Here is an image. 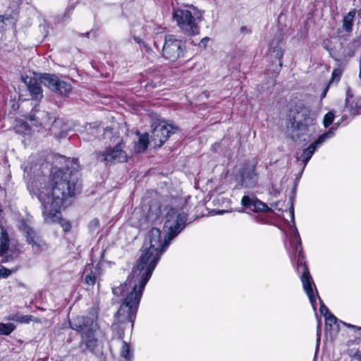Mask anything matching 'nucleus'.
Here are the masks:
<instances>
[{"instance_id": "6e6552de", "label": "nucleus", "mask_w": 361, "mask_h": 361, "mask_svg": "<svg viewBox=\"0 0 361 361\" xmlns=\"http://www.w3.org/2000/svg\"><path fill=\"white\" fill-rule=\"evenodd\" d=\"M184 51V43L173 35H168L165 37V42L162 49L163 56L170 61H176L183 56Z\"/></svg>"}, {"instance_id": "dca6fc26", "label": "nucleus", "mask_w": 361, "mask_h": 361, "mask_svg": "<svg viewBox=\"0 0 361 361\" xmlns=\"http://www.w3.org/2000/svg\"><path fill=\"white\" fill-rule=\"evenodd\" d=\"M99 274V269L97 266H94L92 264H88L85 266L83 271L85 283L87 285L93 286L97 276Z\"/></svg>"}, {"instance_id": "6ab92c4d", "label": "nucleus", "mask_w": 361, "mask_h": 361, "mask_svg": "<svg viewBox=\"0 0 361 361\" xmlns=\"http://www.w3.org/2000/svg\"><path fill=\"white\" fill-rule=\"evenodd\" d=\"M345 111L351 115L361 114V98H347L345 100Z\"/></svg>"}, {"instance_id": "72a5a7b5", "label": "nucleus", "mask_w": 361, "mask_h": 361, "mask_svg": "<svg viewBox=\"0 0 361 361\" xmlns=\"http://www.w3.org/2000/svg\"><path fill=\"white\" fill-rule=\"evenodd\" d=\"M334 119V114L329 111L327 114H325L324 119H323V124L325 128H327L331 124H332Z\"/></svg>"}, {"instance_id": "7ed1b4c3", "label": "nucleus", "mask_w": 361, "mask_h": 361, "mask_svg": "<svg viewBox=\"0 0 361 361\" xmlns=\"http://www.w3.org/2000/svg\"><path fill=\"white\" fill-rule=\"evenodd\" d=\"M70 327L82 334L80 348L94 351L98 344L95 336L97 324L93 315L78 316L69 322Z\"/></svg>"}, {"instance_id": "aec40b11", "label": "nucleus", "mask_w": 361, "mask_h": 361, "mask_svg": "<svg viewBox=\"0 0 361 361\" xmlns=\"http://www.w3.org/2000/svg\"><path fill=\"white\" fill-rule=\"evenodd\" d=\"M85 136L83 137L84 140L87 141L91 140L93 137H96L99 136L102 132L104 133H107L108 130H105L104 128H100L96 123L88 124L85 126Z\"/></svg>"}, {"instance_id": "412c9836", "label": "nucleus", "mask_w": 361, "mask_h": 361, "mask_svg": "<svg viewBox=\"0 0 361 361\" xmlns=\"http://www.w3.org/2000/svg\"><path fill=\"white\" fill-rule=\"evenodd\" d=\"M7 319L9 321H14L20 324H29L30 322H39V320L32 315H23L20 312H16L10 314Z\"/></svg>"}, {"instance_id": "f257e3e1", "label": "nucleus", "mask_w": 361, "mask_h": 361, "mask_svg": "<svg viewBox=\"0 0 361 361\" xmlns=\"http://www.w3.org/2000/svg\"><path fill=\"white\" fill-rule=\"evenodd\" d=\"M186 221L187 216L184 212L171 208L166 215L164 238L159 228H153L149 231L137 265L124 283L112 288L114 295L125 297L116 312V317L121 322L128 321L133 324L143 290L161 255L171 240L184 229Z\"/></svg>"}, {"instance_id": "a19ab883", "label": "nucleus", "mask_w": 361, "mask_h": 361, "mask_svg": "<svg viewBox=\"0 0 361 361\" xmlns=\"http://www.w3.org/2000/svg\"><path fill=\"white\" fill-rule=\"evenodd\" d=\"M359 357H360V360L361 361V351H360V354L359 355Z\"/></svg>"}, {"instance_id": "20e7f679", "label": "nucleus", "mask_w": 361, "mask_h": 361, "mask_svg": "<svg viewBox=\"0 0 361 361\" xmlns=\"http://www.w3.org/2000/svg\"><path fill=\"white\" fill-rule=\"evenodd\" d=\"M173 16L177 25L184 33L189 35H195L199 33L197 20L200 16H198L195 7L177 8L174 11Z\"/></svg>"}, {"instance_id": "7c9ffc66", "label": "nucleus", "mask_w": 361, "mask_h": 361, "mask_svg": "<svg viewBox=\"0 0 361 361\" xmlns=\"http://www.w3.org/2000/svg\"><path fill=\"white\" fill-rule=\"evenodd\" d=\"M15 329V325L11 323H0V335H9Z\"/></svg>"}, {"instance_id": "f03ea898", "label": "nucleus", "mask_w": 361, "mask_h": 361, "mask_svg": "<svg viewBox=\"0 0 361 361\" xmlns=\"http://www.w3.org/2000/svg\"><path fill=\"white\" fill-rule=\"evenodd\" d=\"M78 178L68 169L51 171L48 184L44 179L33 180L29 185L30 194L41 203L45 223H59L65 232L71 228L70 222L61 218V209L67 200L75 195Z\"/></svg>"}, {"instance_id": "393cba45", "label": "nucleus", "mask_w": 361, "mask_h": 361, "mask_svg": "<svg viewBox=\"0 0 361 361\" xmlns=\"http://www.w3.org/2000/svg\"><path fill=\"white\" fill-rule=\"evenodd\" d=\"M9 246V238L6 229L1 228L0 236V255L3 256L8 250Z\"/></svg>"}, {"instance_id": "473e14b6", "label": "nucleus", "mask_w": 361, "mask_h": 361, "mask_svg": "<svg viewBox=\"0 0 361 361\" xmlns=\"http://www.w3.org/2000/svg\"><path fill=\"white\" fill-rule=\"evenodd\" d=\"M342 74V70L339 68H335L331 75V79L330 83L338 82L340 80Z\"/></svg>"}, {"instance_id": "2eb2a0df", "label": "nucleus", "mask_w": 361, "mask_h": 361, "mask_svg": "<svg viewBox=\"0 0 361 361\" xmlns=\"http://www.w3.org/2000/svg\"><path fill=\"white\" fill-rule=\"evenodd\" d=\"M290 245L293 248V255L298 258V264H302V259H303L302 240L297 229L295 230L294 236L290 240Z\"/></svg>"}, {"instance_id": "79ce46f5", "label": "nucleus", "mask_w": 361, "mask_h": 361, "mask_svg": "<svg viewBox=\"0 0 361 361\" xmlns=\"http://www.w3.org/2000/svg\"><path fill=\"white\" fill-rule=\"evenodd\" d=\"M224 212V211H221V212H219V214H223Z\"/></svg>"}, {"instance_id": "bb28decb", "label": "nucleus", "mask_w": 361, "mask_h": 361, "mask_svg": "<svg viewBox=\"0 0 361 361\" xmlns=\"http://www.w3.org/2000/svg\"><path fill=\"white\" fill-rule=\"evenodd\" d=\"M355 16V11H350L343 18V27L347 31L350 32L352 30L353 23Z\"/></svg>"}, {"instance_id": "f704fd0d", "label": "nucleus", "mask_w": 361, "mask_h": 361, "mask_svg": "<svg viewBox=\"0 0 361 361\" xmlns=\"http://www.w3.org/2000/svg\"><path fill=\"white\" fill-rule=\"evenodd\" d=\"M90 229L92 232L97 231L99 227V221L97 219H92L89 224Z\"/></svg>"}, {"instance_id": "1a4fd4ad", "label": "nucleus", "mask_w": 361, "mask_h": 361, "mask_svg": "<svg viewBox=\"0 0 361 361\" xmlns=\"http://www.w3.org/2000/svg\"><path fill=\"white\" fill-rule=\"evenodd\" d=\"M316 117L307 107H302L297 111L291 120V127L302 133L315 124Z\"/></svg>"}, {"instance_id": "cd10ccee", "label": "nucleus", "mask_w": 361, "mask_h": 361, "mask_svg": "<svg viewBox=\"0 0 361 361\" xmlns=\"http://www.w3.org/2000/svg\"><path fill=\"white\" fill-rule=\"evenodd\" d=\"M120 355L121 357L125 360L124 361H130L133 357V353L130 348L126 341H123L122 343Z\"/></svg>"}, {"instance_id": "ddd939ff", "label": "nucleus", "mask_w": 361, "mask_h": 361, "mask_svg": "<svg viewBox=\"0 0 361 361\" xmlns=\"http://www.w3.org/2000/svg\"><path fill=\"white\" fill-rule=\"evenodd\" d=\"M258 180V176L254 166L245 168L241 173V183L245 188L254 187Z\"/></svg>"}, {"instance_id": "ea45409f", "label": "nucleus", "mask_w": 361, "mask_h": 361, "mask_svg": "<svg viewBox=\"0 0 361 361\" xmlns=\"http://www.w3.org/2000/svg\"><path fill=\"white\" fill-rule=\"evenodd\" d=\"M290 214L291 218L293 219H294V208H293V203H291V206L290 207Z\"/></svg>"}, {"instance_id": "a878e982", "label": "nucleus", "mask_w": 361, "mask_h": 361, "mask_svg": "<svg viewBox=\"0 0 361 361\" xmlns=\"http://www.w3.org/2000/svg\"><path fill=\"white\" fill-rule=\"evenodd\" d=\"M316 149H317L314 146L311 144L307 148L302 151V154L299 157H297L298 160L303 162L305 166L312 157Z\"/></svg>"}, {"instance_id": "37998d69", "label": "nucleus", "mask_w": 361, "mask_h": 361, "mask_svg": "<svg viewBox=\"0 0 361 361\" xmlns=\"http://www.w3.org/2000/svg\"><path fill=\"white\" fill-rule=\"evenodd\" d=\"M67 161L68 162H71L72 161H71L70 159H68Z\"/></svg>"}, {"instance_id": "58836bf2", "label": "nucleus", "mask_w": 361, "mask_h": 361, "mask_svg": "<svg viewBox=\"0 0 361 361\" xmlns=\"http://www.w3.org/2000/svg\"><path fill=\"white\" fill-rule=\"evenodd\" d=\"M71 10H72V8H66L65 13H64V18H66L67 19L70 18Z\"/></svg>"}, {"instance_id": "4468645a", "label": "nucleus", "mask_w": 361, "mask_h": 361, "mask_svg": "<svg viewBox=\"0 0 361 361\" xmlns=\"http://www.w3.org/2000/svg\"><path fill=\"white\" fill-rule=\"evenodd\" d=\"M25 82L27 84V89L32 95V99L37 102L39 101L42 95V90L39 82L35 78H27L25 80Z\"/></svg>"}, {"instance_id": "c85d7f7f", "label": "nucleus", "mask_w": 361, "mask_h": 361, "mask_svg": "<svg viewBox=\"0 0 361 361\" xmlns=\"http://www.w3.org/2000/svg\"><path fill=\"white\" fill-rule=\"evenodd\" d=\"M18 227L20 230L25 235L27 239H28L29 236H32L35 233L33 229L24 219H22L19 221Z\"/></svg>"}, {"instance_id": "4c0bfd02", "label": "nucleus", "mask_w": 361, "mask_h": 361, "mask_svg": "<svg viewBox=\"0 0 361 361\" xmlns=\"http://www.w3.org/2000/svg\"><path fill=\"white\" fill-rule=\"evenodd\" d=\"M320 339H321V333L319 331V326H317V348H318V346L319 345Z\"/></svg>"}, {"instance_id": "9b49d317", "label": "nucleus", "mask_w": 361, "mask_h": 361, "mask_svg": "<svg viewBox=\"0 0 361 361\" xmlns=\"http://www.w3.org/2000/svg\"><path fill=\"white\" fill-rule=\"evenodd\" d=\"M41 78L42 82H44L48 88L61 95H68L72 90L70 83L60 80L58 77L54 75L44 73Z\"/></svg>"}, {"instance_id": "f8f14e48", "label": "nucleus", "mask_w": 361, "mask_h": 361, "mask_svg": "<svg viewBox=\"0 0 361 361\" xmlns=\"http://www.w3.org/2000/svg\"><path fill=\"white\" fill-rule=\"evenodd\" d=\"M241 204L245 209L250 212H259L271 210L265 203L258 200L254 197L243 196L241 200Z\"/></svg>"}, {"instance_id": "a211bd4d", "label": "nucleus", "mask_w": 361, "mask_h": 361, "mask_svg": "<svg viewBox=\"0 0 361 361\" xmlns=\"http://www.w3.org/2000/svg\"><path fill=\"white\" fill-rule=\"evenodd\" d=\"M28 244L32 245V248L35 252H41L48 249V245L39 238L35 233L29 236L27 239Z\"/></svg>"}, {"instance_id": "0eeeda50", "label": "nucleus", "mask_w": 361, "mask_h": 361, "mask_svg": "<svg viewBox=\"0 0 361 361\" xmlns=\"http://www.w3.org/2000/svg\"><path fill=\"white\" fill-rule=\"evenodd\" d=\"M302 268L303 274L301 276V281L302 283L303 288L306 294L307 295L309 300L314 309L316 308V299L317 298H319L321 304L319 311L321 314H324V316L326 317L327 314H331V313L329 311L326 306L323 303V301L319 297L316 290L315 284L310 276L307 267L305 264L302 265Z\"/></svg>"}, {"instance_id": "423d86ee", "label": "nucleus", "mask_w": 361, "mask_h": 361, "mask_svg": "<svg viewBox=\"0 0 361 361\" xmlns=\"http://www.w3.org/2000/svg\"><path fill=\"white\" fill-rule=\"evenodd\" d=\"M115 143L114 147H107L103 152H96V158L98 161L106 164H111L116 162H125L128 156L124 150L125 143L122 138L114 137Z\"/></svg>"}, {"instance_id": "5701e85b", "label": "nucleus", "mask_w": 361, "mask_h": 361, "mask_svg": "<svg viewBox=\"0 0 361 361\" xmlns=\"http://www.w3.org/2000/svg\"><path fill=\"white\" fill-rule=\"evenodd\" d=\"M337 129V126L331 127L327 132L321 135L313 143L312 145L314 146L316 149L321 145H322L327 140L331 138L334 135L335 130Z\"/></svg>"}, {"instance_id": "b1692460", "label": "nucleus", "mask_w": 361, "mask_h": 361, "mask_svg": "<svg viewBox=\"0 0 361 361\" xmlns=\"http://www.w3.org/2000/svg\"><path fill=\"white\" fill-rule=\"evenodd\" d=\"M149 144V136L147 133L140 136L138 141L135 144L134 150L137 153L143 152L147 148Z\"/></svg>"}, {"instance_id": "c756f323", "label": "nucleus", "mask_w": 361, "mask_h": 361, "mask_svg": "<svg viewBox=\"0 0 361 361\" xmlns=\"http://www.w3.org/2000/svg\"><path fill=\"white\" fill-rule=\"evenodd\" d=\"M326 336L331 340H334L339 331V324H334L331 326H325Z\"/></svg>"}, {"instance_id": "4be33fe9", "label": "nucleus", "mask_w": 361, "mask_h": 361, "mask_svg": "<svg viewBox=\"0 0 361 361\" xmlns=\"http://www.w3.org/2000/svg\"><path fill=\"white\" fill-rule=\"evenodd\" d=\"M337 129V126L331 127L327 132L321 135L313 143L312 145L314 146L316 149L321 145H322L327 140L331 138L334 135L335 130Z\"/></svg>"}, {"instance_id": "2f4dec72", "label": "nucleus", "mask_w": 361, "mask_h": 361, "mask_svg": "<svg viewBox=\"0 0 361 361\" xmlns=\"http://www.w3.org/2000/svg\"><path fill=\"white\" fill-rule=\"evenodd\" d=\"M340 323H342L343 325H348V326H349V327H355L353 325L346 324L345 323L342 322L341 321H340ZM325 324H326L325 326H331L334 324H339V321L334 314H327L326 317H325Z\"/></svg>"}, {"instance_id": "39448f33", "label": "nucleus", "mask_w": 361, "mask_h": 361, "mask_svg": "<svg viewBox=\"0 0 361 361\" xmlns=\"http://www.w3.org/2000/svg\"><path fill=\"white\" fill-rule=\"evenodd\" d=\"M28 118L32 123V125L35 126H42L46 130H50L53 133L54 137L60 140L66 136L64 132H61L57 134L56 129L59 128L61 121L56 120L54 116H51L49 113L40 111L35 106Z\"/></svg>"}, {"instance_id": "9d476101", "label": "nucleus", "mask_w": 361, "mask_h": 361, "mask_svg": "<svg viewBox=\"0 0 361 361\" xmlns=\"http://www.w3.org/2000/svg\"><path fill=\"white\" fill-rule=\"evenodd\" d=\"M177 130V127L166 121H161L157 125L152 131V142L157 147H161L171 133Z\"/></svg>"}, {"instance_id": "e433bc0d", "label": "nucleus", "mask_w": 361, "mask_h": 361, "mask_svg": "<svg viewBox=\"0 0 361 361\" xmlns=\"http://www.w3.org/2000/svg\"><path fill=\"white\" fill-rule=\"evenodd\" d=\"M209 41V37H204L203 38L199 43V46L201 48L205 49L207 45V42Z\"/></svg>"}, {"instance_id": "c9c22d12", "label": "nucleus", "mask_w": 361, "mask_h": 361, "mask_svg": "<svg viewBox=\"0 0 361 361\" xmlns=\"http://www.w3.org/2000/svg\"><path fill=\"white\" fill-rule=\"evenodd\" d=\"M11 270L3 267L0 266V277L6 278L11 274Z\"/></svg>"}, {"instance_id": "f3484780", "label": "nucleus", "mask_w": 361, "mask_h": 361, "mask_svg": "<svg viewBox=\"0 0 361 361\" xmlns=\"http://www.w3.org/2000/svg\"><path fill=\"white\" fill-rule=\"evenodd\" d=\"M270 56L271 58L275 59L278 61V63L274 66V68L273 69V75L276 76L279 73L281 68L283 66V63H282V58L283 56V48L279 45H277L276 47L271 48Z\"/></svg>"}]
</instances>
